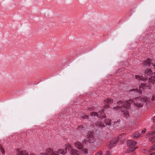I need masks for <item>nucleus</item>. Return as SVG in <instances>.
<instances>
[{
    "label": "nucleus",
    "instance_id": "dca6fc26",
    "mask_svg": "<svg viewBox=\"0 0 155 155\" xmlns=\"http://www.w3.org/2000/svg\"><path fill=\"white\" fill-rule=\"evenodd\" d=\"M138 148V147H135L134 148H129V149H128L126 153H130L134 151L136 149Z\"/></svg>",
    "mask_w": 155,
    "mask_h": 155
},
{
    "label": "nucleus",
    "instance_id": "2eb2a0df",
    "mask_svg": "<svg viewBox=\"0 0 155 155\" xmlns=\"http://www.w3.org/2000/svg\"><path fill=\"white\" fill-rule=\"evenodd\" d=\"M104 102L105 104H111L113 102V99L110 98H108L104 100Z\"/></svg>",
    "mask_w": 155,
    "mask_h": 155
},
{
    "label": "nucleus",
    "instance_id": "0eeeda50",
    "mask_svg": "<svg viewBox=\"0 0 155 155\" xmlns=\"http://www.w3.org/2000/svg\"><path fill=\"white\" fill-rule=\"evenodd\" d=\"M104 109H102L100 111L98 112V117L101 118V119L106 118V116L104 113Z\"/></svg>",
    "mask_w": 155,
    "mask_h": 155
},
{
    "label": "nucleus",
    "instance_id": "412c9836",
    "mask_svg": "<svg viewBox=\"0 0 155 155\" xmlns=\"http://www.w3.org/2000/svg\"><path fill=\"white\" fill-rule=\"evenodd\" d=\"M140 134L138 132H136L132 134V137L137 138L140 136Z\"/></svg>",
    "mask_w": 155,
    "mask_h": 155
},
{
    "label": "nucleus",
    "instance_id": "393cba45",
    "mask_svg": "<svg viewBox=\"0 0 155 155\" xmlns=\"http://www.w3.org/2000/svg\"><path fill=\"white\" fill-rule=\"evenodd\" d=\"M0 150L3 154H4L5 153V150L2 145L1 144H0Z\"/></svg>",
    "mask_w": 155,
    "mask_h": 155
},
{
    "label": "nucleus",
    "instance_id": "9d476101",
    "mask_svg": "<svg viewBox=\"0 0 155 155\" xmlns=\"http://www.w3.org/2000/svg\"><path fill=\"white\" fill-rule=\"evenodd\" d=\"M96 127H105V125L103 122L101 121H97L95 124Z\"/></svg>",
    "mask_w": 155,
    "mask_h": 155
},
{
    "label": "nucleus",
    "instance_id": "f3484780",
    "mask_svg": "<svg viewBox=\"0 0 155 155\" xmlns=\"http://www.w3.org/2000/svg\"><path fill=\"white\" fill-rule=\"evenodd\" d=\"M77 129L81 131V132H84L85 131V127L83 125L79 126L77 128Z\"/></svg>",
    "mask_w": 155,
    "mask_h": 155
},
{
    "label": "nucleus",
    "instance_id": "f03ea898",
    "mask_svg": "<svg viewBox=\"0 0 155 155\" xmlns=\"http://www.w3.org/2000/svg\"><path fill=\"white\" fill-rule=\"evenodd\" d=\"M66 153V150L64 151L61 149L59 150L58 152H54L52 149L49 148L46 150L45 153H41V154L42 155H59V154L60 153L63 155H65Z\"/></svg>",
    "mask_w": 155,
    "mask_h": 155
},
{
    "label": "nucleus",
    "instance_id": "5701e85b",
    "mask_svg": "<svg viewBox=\"0 0 155 155\" xmlns=\"http://www.w3.org/2000/svg\"><path fill=\"white\" fill-rule=\"evenodd\" d=\"M131 91H135L136 92H137L140 94H141L142 93V91L141 90L139 89H133L130 90Z\"/></svg>",
    "mask_w": 155,
    "mask_h": 155
},
{
    "label": "nucleus",
    "instance_id": "c9c22d12",
    "mask_svg": "<svg viewBox=\"0 0 155 155\" xmlns=\"http://www.w3.org/2000/svg\"><path fill=\"white\" fill-rule=\"evenodd\" d=\"M151 134H155V131H152L151 133Z\"/></svg>",
    "mask_w": 155,
    "mask_h": 155
},
{
    "label": "nucleus",
    "instance_id": "4468645a",
    "mask_svg": "<svg viewBox=\"0 0 155 155\" xmlns=\"http://www.w3.org/2000/svg\"><path fill=\"white\" fill-rule=\"evenodd\" d=\"M148 81L149 83L153 84L155 83V76H152L149 78Z\"/></svg>",
    "mask_w": 155,
    "mask_h": 155
},
{
    "label": "nucleus",
    "instance_id": "f257e3e1",
    "mask_svg": "<svg viewBox=\"0 0 155 155\" xmlns=\"http://www.w3.org/2000/svg\"><path fill=\"white\" fill-rule=\"evenodd\" d=\"M126 103L123 102L121 101L117 102V105L116 107H114V109L115 110H121L122 114H123L125 117H127L129 116L128 112L127 110L130 105V103H133L134 101L132 99H129L127 101H126Z\"/></svg>",
    "mask_w": 155,
    "mask_h": 155
},
{
    "label": "nucleus",
    "instance_id": "6ab92c4d",
    "mask_svg": "<svg viewBox=\"0 0 155 155\" xmlns=\"http://www.w3.org/2000/svg\"><path fill=\"white\" fill-rule=\"evenodd\" d=\"M111 120L109 119H106L104 122L106 125H110L111 123Z\"/></svg>",
    "mask_w": 155,
    "mask_h": 155
},
{
    "label": "nucleus",
    "instance_id": "e433bc0d",
    "mask_svg": "<svg viewBox=\"0 0 155 155\" xmlns=\"http://www.w3.org/2000/svg\"><path fill=\"white\" fill-rule=\"evenodd\" d=\"M150 155H155V153H151Z\"/></svg>",
    "mask_w": 155,
    "mask_h": 155
},
{
    "label": "nucleus",
    "instance_id": "ea45409f",
    "mask_svg": "<svg viewBox=\"0 0 155 155\" xmlns=\"http://www.w3.org/2000/svg\"><path fill=\"white\" fill-rule=\"evenodd\" d=\"M143 87L142 86H141V85L140 86V87Z\"/></svg>",
    "mask_w": 155,
    "mask_h": 155
},
{
    "label": "nucleus",
    "instance_id": "72a5a7b5",
    "mask_svg": "<svg viewBox=\"0 0 155 155\" xmlns=\"http://www.w3.org/2000/svg\"><path fill=\"white\" fill-rule=\"evenodd\" d=\"M106 155H110V152L109 151H107L106 152Z\"/></svg>",
    "mask_w": 155,
    "mask_h": 155
},
{
    "label": "nucleus",
    "instance_id": "1a4fd4ad",
    "mask_svg": "<svg viewBox=\"0 0 155 155\" xmlns=\"http://www.w3.org/2000/svg\"><path fill=\"white\" fill-rule=\"evenodd\" d=\"M75 146L79 150H81L83 147V144L79 142H77L74 143Z\"/></svg>",
    "mask_w": 155,
    "mask_h": 155
},
{
    "label": "nucleus",
    "instance_id": "b1692460",
    "mask_svg": "<svg viewBox=\"0 0 155 155\" xmlns=\"http://www.w3.org/2000/svg\"><path fill=\"white\" fill-rule=\"evenodd\" d=\"M90 115L91 116H97L98 117V112L97 113L96 112H92L90 113Z\"/></svg>",
    "mask_w": 155,
    "mask_h": 155
},
{
    "label": "nucleus",
    "instance_id": "bb28decb",
    "mask_svg": "<svg viewBox=\"0 0 155 155\" xmlns=\"http://www.w3.org/2000/svg\"><path fill=\"white\" fill-rule=\"evenodd\" d=\"M143 99L144 100V102H145L146 103L149 102L150 101L149 98L146 97H144L143 98Z\"/></svg>",
    "mask_w": 155,
    "mask_h": 155
},
{
    "label": "nucleus",
    "instance_id": "a211bd4d",
    "mask_svg": "<svg viewBox=\"0 0 155 155\" xmlns=\"http://www.w3.org/2000/svg\"><path fill=\"white\" fill-rule=\"evenodd\" d=\"M141 86L143 87V88H144L146 87H147L149 89H151V87H152L151 85V84H150V85L147 86L146 84H142L141 85Z\"/></svg>",
    "mask_w": 155,
    "mask_h": 155
},
{
    "label": "nucleus",
    "instance_id": "4be33fe9",
    "mask_svg": "<svg viewBox=\"0 0 155 155\" xmlns=\"http://www.w3.org/2000/svg\"><path fill=\"white\" fill-rule=\"evenodd\" d=\"M65 146L66 150H69L70 149L71 150V149H72V146L69 143H67L65 144Z\"/></svg>",
    "mask_w": 155,
    "mask_h": 155
},
{
    "label": "nucleus",
    "instance_id": "9b49d317",
    "mask_svg": "<svg viewBox=\"0 0 155 155\" xmlns=\"http://www.w3.org/2000/svg\"><path fill=\"white\" fill-rule=\"evenodd\" d=\"M135 77L136 79H138L139 80L145 81L147 79V77H144L142 76L136 75H135Z\"/></svg>",
    "mask_w": 155,
    "mask_h": 155
},
{
    "label": "nucleus",
    "instance_id": "423d86ee",
    "mask_svg": "<svg viewBox=\"0 0 155 155\" xmlns=\"http://www.w3.org/2000/svg\"><path fill=\"white\" fill-rule=\"evenodd\" d=\"M127 144L129 148H133L135 147L134 146L136 145L137 142L133 140H129L127 141Z\"/></svg>",
    "mask_w": 155,
    "mask_h": 155
},
{
    "label": "nucleus",
    "instance_id": "2f4dec72",
    "mask_svg": "<svg viewBox=\"0 0 155 155\" xmlns=\"http://www.w3.org/2000/svg\"><path fill=\"white\" fill-rule=\"evenodd\" d=\"M109 107V104H105L104 106V108H108Z\"/></svg>",
    "mask_w": 155,
    "mask_h": 155
},
{
    "label": "nucleus",
    "instance_id": "ddd939ff",
    "mask_svg": "<svg viewBox=\"0 0 155 155\" xmlns=\"http://www.w3.org/2000/svg\"><path fill=\"white\" fill-rule=\"evenodd\" d=\"M145 73L147 75H150L153 74V72L151 69H147L145 71Z\"/></svg>",
    "mask_w": 155,
    "mask_h": 155
},
{
    "label": "nucleus",
    "instance_id": "a878e982",
    "mask_svg": "<svg viewBox=\"0 0 155 155\" xmlns=\"http://www.w3.org/2000/svg\"><path fill=\"white\" fill-rule=\"evenodd\" d=\"M80 150L83 151L85 154H87L88 153L87 150L86 149L84 148L83 147L82 149H81Z\"/></svg>",
    "mask_w": 155,
    "mask_h": 155
},
{
    "label": "nucleus",
    "instance_id": "cd10ccee",
    "mask_svg": "<svg viewBox=\"0 0 155 155\" xmlns=\"http://www.w3.org/2000/svg\"><path fill=\"white\" fill-rule=\"evenodd\" d=\"M88 119L89 118V117L88 115H85L84 116H82L81 117V119Z\"/></svg>",
    "mask_w": 155,
    "mask_h": 155
},
{
    "label": "nucleus",
    "instance_id": "39448f33",
    "mask_svg": "<svg viewBox=\"0 0 155 155\" xmlns=\"http://www.w3.org/2000/svg\"><path fill=\"white\" fill-rule=\"evenodd\" d=\"M87 139L85 140L83 142L84 143V142L86 143L87 142H89L90 143H94L95 141L94 137L93 135V134L92 133H89L88 135H87Z\"/></svg>",
    "mask_w": 155,
    "mask_h": 155
},
{
    "label": "nucleus",
    "instance_id": "20e7f679",
    "mask_svg": "<svg viewBox=\"0 0 155 155\" xmlns=\"http://www.w3.org/2000/svg\"><path fill=\"white\" fill-rule=\"evenodd\" d=\"M136 102L134 103V105L136 108H139L143 107V105L144 101L143 98L140 97L136 98Z\"/></svg>",
    "mask_w": 155,
    "mask_h": 155
},
{
    "label": "nucleus",
    "instance_id": "aec40b11",
    "mask_svg": "<svg viewBox=\"0 0 155 155\" xmlns=\"http://www.w3.org/2000/svg\"><path fill=\"white\" fill-rule=\"evenodd\" d=\"M18 155H28V152L25 150L21 151Z\"/></svg>",
    "mask_w": 155,
    "mask_h": 155
},
{
    "label": "nucleus",
    "instance_id": "6e6552de",
    "mask_svg": "<svg viewBox=\"0 0 155 155\" xmlns=\"http://www.w3.org/2000/svg\"><path fill=\"white\" fill-rule=\"evenodd\" d=\"M70 153L71 155H81L80 152L75 149H71Z\"/></svg>",
    "mask_w": 155,
    "mask_h": 155
},
{
    "label": "nucleus",
    "instance_id": "58836bf2",
    "mask_svg": "<svg viewBox=\"0 0 155 155\" xmlns=\"http://www.w3.org/2000/svg\"><path fill=\"white\" fill-rule=\"evenodd\" d=\"M152 65L153 66H154V68H155V64H152ZM154 74H155V72H154Z\"/></svg>",
    "mask_w": 155,
    "mask_h": 155
},
{
    "label": "nucleus",
    "instance_id": "473e14b6",
    "mask_svg": "<svg viewBox=\"0 0 155 155\" xmlns=\"http://www.w3.org/2000/svg\"><path fill=\"white\" fill-rule=\"evenodd\" d=\"M146 131V129H144L143 130H142L141 131V132L142 134H144L145 133Z\"/></svg>",
    "mask_w": 155,
    "mask_h": 155
},
{
    "label": "nucleus",
    "instance_id": "4c0bfd02",
    "mask_svg": "<svg viewBox=\"0 0 155 155\" xmlns=\"http://www.w3.org/2000/svg\"><path fill=\"white\" fill-rule=\"evenodd\" d=\"M31 155H35V154L33 152L31 153Z\"/></svg>",
    "mask_w": 155,
    "mask_h": 155
},
{
    "label": "nucleus",
    "instance_id": "f8f14e48",
    "mask_svg": "<svg viewBox=\"0 0 155 155\" xmlns=\"http://www.w3.org/2000/svg\"><path fill=\"white\" fill-rule=\"evenodd\" d=\"M151 60L148 58L146 61H143V66H149L151 64Z\"/></svg>",
    "mask_w": 155,
    "mask_h": 155
},
{
    "label": "nucleus",
    "instance_id": "7c9ffc66",
    "mask_svg": "<svg viewBox=\"0 0 155 155\" xmlns=\"http://www.w3.org/2000/svg\"><path fill=\"white\" fill-rule=\"evenodd\" d=\"M151 100L152 101H155V94L154 95H153L152 98H151Z\"/></svg>",
    "mask_w": 155,
    "mask_h": 155
},
{
    "label": "nucleus",
    "instance_id": "c756f323",
    "mask_svg": "<svg viewBox=\"0 0 155 155\" xmlns=\"http://www.w3.org/2000/svg\"><path fill=\"white\" fill-rule=\"evenodd\" d=\"M95 155H102V152L101 151H99Z\"/></svg>",
    "mask_w": 155,
    "mask_h": 155
},
{
    "label": "nucleus",
    "instance_id": "f704fd0d",
    "mask_svg": "<svg viewBox=\"0 0 155 155\" xmlns=\"http://www.w3.org/2000/svg\"><path fill=\"white\" fill-rule=\"evenodd\" d=\"M153 122L155 123V116L153 117Z\"/></svg>",
    "mask_w": 155,
    "mask_h": 155
},
{
    "label": "nucleus",
    "instance_id": "7ed1b4c3",
    "mask_svg": "<svg viewBox=\"0 0 155 155\" xmlns=\"http://www.w3.org/2000/svg\"><path fill=\"white\" fill-rule=\"evenodd\" d=\"M125 135V134H122L120 135H119L115 140H112L110 142V144L108 146L109 148H110V149H111L117 143L118 141H119L121 140V138H122L123 137L124 138Z\"/></svg>",
    "mask_w": 155,
    "mask_h": 155
},
{
    "label": "nucleus",
    "instance_id": "c85d7f7f",
    "mask_svg": "<svg viewBox=\"0 0 155 155\" xmlns=\"http://www.w3.org/2000/svg\"><path fill=\"white\" fill-rule=\"evenodd\" d=\"M150 150H155V144L151 147Z\"/></svg>",
    "mask_w": 155,
    "mask_h": 155
}]
</instances>
